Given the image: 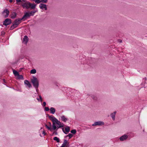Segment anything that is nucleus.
Instances as JSON below:
<instances>
[{
    "instance_id": "obj_35",
    "label": "nucleus",
    "mask_w": 147,
    "mask_h": 147,
    "mask_svg": "<svg viewBox=\"0 0 147 147\" xmlns=\"http://www.w3.org/2000/svg\"><path fill=\"white\" fill-rule=\"evenodd\" d=\"M16 1L17 3H18L21 2V0H16Z\"/></svg>"
},
{
    "instance_id": "obj_23",
    "label": "nucleus",
    "mask_w": 147,
    "mask_h": 147,
    "mask_svg": "<svg viewBox=\"0 0 147 147\" xmlns=\"http://www.w3.org/2000/svg\"><path fill=\"white\" fill-rule=\"evenodd\" d=\"M53 140H54L56 141L57 142H59L60 140L57 137H55L53 138Z\"/></svg>"
},
{
    "instance_id": "obj_26",
    "label": "nucleus",
    "mask_w": 147,
    "mask_h": 147,
    "mask_svg": "<svg viewBox=\"0 0 147 147\" xmlns=\"http://www.w3.org/2000/svg\"><path fill=\"white\" fill-rule=\"evenodd\" d=\"M18 79H22L23 80V76L22 75H20L19 74V75H18Z\"/></svg>"
},
{
    "instance_id": "obj_40",
    "label": "nucleus",
    "mask_w": 147,
    "mask_h": 147,
    "mask_svg": "<svg viewBox=\"0 0 147 147\" xmlns=\"http://www.w3.org/2000/svg\"><path fill=\"white\" fill-rule=\"evenodd\" d=\"M55 134V135H57V132H54L53 134Z\"/></svg>"
},
{
    "instance_id": "obj_28",
    "label": "nucleus",
    "mask_w": 147,
    "mask_h": 147,
    "mask_svg": "<svg viewBox=\"0 0 147 147\" xmlns=\"http://www.w3.org/2000/svg\"><path fill=\"white\" fill-rule=\"evenodd\" d=\"M76 132V130L75 129H72L71 131V132L73 134H75Z\"/></svg>"
},
{
    "instance_id": "obj_30",
    "label": "nucleus",
    "mask_w": 147,
    "mask_h": 147,
    "mask_svg": "<svg viewBox=\"0 0 147 147\" xmlns=\"http://www.w3.org/2000/svg\"><path fill=\"white\" fill-rule=\"evenodd\" d=\"M41 0H35V2L37 4L40 3L41 2Z\"/></svg>"
},
{
    "instance_id": "obj_2",
    "label": "nucleus",
    "mask_w": 147,
    "mask_h": 147,
    "mask_svg": "<svg viewBox=\"0 0 147 147\" xmlns=\"http://www.w3.org/2000/svg\"><path fill=\"white\" fill-rule=\"evenodd\" d=\"M47 116L49 119L53 122V129L54 130H55L57 129V127L55 125V122L57 119L52 115H48Z\"/></svg>"
},
{
    "instance_id": "obj_1",
    "label": "nucleus",
    "mask_w": 147,
    "mask_h": 147,
    "mask_svg": "<svg viewBox=\"0 0 147 147\" xmlns=\"http://www.w3.org/2000/svg\"><path fill=\"white\" fill-rule=\"evenodd\" d=\"M32 79H31V81L34 86L36 89L39 86V81L37 79L35 76H33Z\"/></svg>"
},
{
    "instance_id": "obj_48",
    "label": "nucleus",
    "mask_w": 147,
    "mask_h": 147,
    "mask_svg": "<svg viewBox=\"0 0 147 147\" xmlns=\"http://www.w3.org/2000/svg\"><path fill=\"white\" fill-rule=\"evenodd\" d=\"M33 1H35V0H32Z\"/></svg>"
},
{
    "instance_id": "obj_5",
    "label": "nucleus",
    "mask_w": 147,
    "mask_h": 147,
    "mask_svg": "<svg viewBox=\"0 0 147 147\" xmlns=\"http://www.w3.org/2000/svg\"><path fill=\"white\" fill-rule=\"evenodd\" d=\"M9 13V11L8 9H6L2 12V14L4 15L5 18H7Z\"/></svg>"
},
{
    "instance_id": "obj_37",
    "label": "nucleus",
    "mask_w": 147,
    "mask_h": 147,
    "mask_svg": "<svg viewBox=\"0 0 147 147\" xmlns=\"http://www.w3.org/2000/svg\"><path fill=\"white\" fill-rule=\"evenodd\" d=\"M62 131H63V132L65 134H67V133H66V132L64 131V128H62Z\"/></svg>"
},
{
    "instance_id": "obj_13",
    "label": "nucleus",
    "mask_w": 147,
    "mask_h": 147,
    "mask_svg": "<svg viewBox=\"0 0 147 147\" xmlns=\"http://www.w3.org/2000/svg\"><path fill=\"white\" fill-rule=\"evenodd\" d=\"M28 40V38L27 36H25L23 39V42L26 44Z\"/></svg>"
},
{
    "instance_id": "obj_33",
    "label": "nucleus",
    "mask_w": 147,
    "mask_h": 147,
    "mask_svg": "<svg viewBox=\"0 0 147 147\" xmlns=\"http://www.w3.org/2000/svg\"><path fill=\"white\" fill-rule=\"evenodd\" d=\"M49 109L48 107H45V110L46 111H48L49 110Z\"/></svg>"
},
{
    "instance_id": "obj_14",
    "label": "nucleus",
    "mask_w": 147,
    "mask_h": 147,
    "mask_svg": "<svg viewBox=\"0 0 147 147\" xmlns=\"http://www.w3.org/2000/svg\"><path fill=\"white\" fill-rule=\"evenodd\" d=\"M24 84L26 85L29 88L31 87L32 86L29 82L27 80H25L24 81Z\"/></svg>"
},
{
    "instance_id": "obj_36",
    "label": "nucleus",
    "mask_w": 147,
    "mask_h": 147,
    "mask_svg": "<svg viewBox=\"0 0 147 147\" xmlns=\"http://www.w3.org/2000/svg\"><path fill=\"white\" fill-rule=\"evenodd\" d=\"M39 97L40 99V100L41 102H42V98L41 96L40 95H39Z\"/></svg>"
},
{
    "instance_id": "obj_38",
    "label": "nucleus",
    "mask_w": 147,
    "mask_h": 147,
    "mask_svg": "<svg viewBox=\"0 0 147 147\" xmlns=\"http://www.w3.org/2000/svg\"><path fill=\"white\" fill-rule=\"evenodd\" d=\"M43 105L44 106H45L46 105V102H43Z\"/></svg>"
},
{
    "instance_id": "obj_4",
    "label": "nucleus",
    "mask_w": 147,
    "mask_h": 147,
    "mask_svg": "<svg viewBox=\"0 0 147 147\" xmlns=\"http://www.w3.org/2000/svg\"><path fill=\"white\" fill-rule=\"evenodd\" d=\"M22 20V18H19L16 19L15 20L13 24L15 26H17L18 25L20 24L21 21Z\"/></svg>"
},
{
    "instance_id": "obj_8",
    "label": "nucleus",
    "mask_w": 147,
    "mask_h": 147,
    "mask_svg": "<svg viewBox=\"0 0 147 147\" xmlns=\"http://www.w3.org/2000/svg\"><path fill=\"white\" fill-rule=\"evenodd\" d=\"M39 7L41 9H43L44 8H45V10H47V5L43 3H40L39 5Z\"/></svg>"
},
{
    "instance_id": "obj_20",
    "label": "nucleus",
    "mask_w": 147,
    "mask_h": 147,
    "mask_svg": "<svg viewBox=\"0 0 147 147\" xmlns=\"http://www.w3.org/2000/svg\"><path fill=\"white\" fill-rule=\"evenodd\" d=\"M61 118L62 120L65 122H66L68 120V119L66 118L65 117L64 115L61 116Z\"/></svg>"
},
{
    "instance_id": "obj_17",
    "label": "nucleus",
    "mask_w": 147,
    "mask_h": 147,
    "mask_svg": "<svg viewBox=\"0 0 147 147\" xmlns=\"http://www.w3.org/2000/svg\"><path fill=\"white\" fill-rule=\"evenodd\" d=\"M37 11H28L29 14L30 16H33L34 15V13Z\"/></svg>"
},
{
    "instance_id": "obj_45",
    "label": "nucleus",
    "mask_w": 147,
    "mask_h": 147,
    "mask_svg": "<svg viewBox=\"0 0 147 147\" xmlns=\"http://www.w3.org/2000/svg\"><path fill=\"white\" fill-rule=\"evenodd\" d=\"M45 126H46V128L48 126L47 124H45Z\"/></svg>"
},
{
    "instance_id": "obj_42",
    "label": "nucleus",
    "mask_w": 147,
    "mask_h": 147,
    "mask_svg": "<svg viewBox=\"0 0 147 147\" xmlns=\"http://www.w3.org/2000/svg\"><path fill=\"white\" fill-rule=\"evenodd\" d=\"M9 2L10 3H12L13 2V0H9Z\"/></svg>"
},
{
    "instance_id": "obj_11",
    "label": "nucleus",
    "mask_w": 147,
    "mask_h": 147,
    "mask_svg": "<svg viewBox=\"0 0 147 147\" xmlns=\"http://www.w3.org/2000/svg\"><path fill=\"white\" fill-rule=\"evenodd\" d=\"M127 138L128 136L127 135H124L120 138V140L121 141H123L127 139Z\"/></svg>"
},
{
    "instance_id": "obj_46",
    "label": "nucleus",
    "mask_w": 147,
    "mask_h": 147,
    "mask_svg": "<svg viewBox=\"0 0 147 147\" xmlns=\"http://www.w3.org/2000/svg\"><path fill=\"white\" fill-rule=\"evenodd\" d=\"M37 100H38V101H39V98H37Z\"/></svg>"
},
{
    "instance_id": "obj_9",
    "label": "nucleus",
    "mask_w": 147,
    "mask_h": 147,
    "mask_svg": "<svg viewBox=\"0 0 147 147\" xmlns=\"http://www.w3.org/2000/svg\"><path fill=\"white\" fill-rule=\"evenodd\" d=\"M30 16L29 14V12H27L25 13L24 15L21 18L22 19V20L24 19H26L27 18L29 17Z\"/></svg>"
},
{
    "instance_id": "obj_6",
    "label": "nucleus",
    "mask_w": 147,
    "mask_h": 147,
    "mask_svg": "<svg viewBox=\"0 0 147 147\" xmlns=\"http://www.w3.org/2000/svg\"><path fill=\"white\" fill-rule=\"evenodd\" d=\"M103 122L101 121L95 122L94 124H92V126H94L96 125H104Z\"/></svg>"
},
{
    "instance_id": "obj_24",
    "label": "nucleus",
    "mask_w": 147,
    "mask_h": 147,
    "mask_svg": "<svg viewBox=\"0 0 147 147\" xmlns=\"http://www.w3.org/2000/svg\"><path fill=\"white\" fill-rule=\"evenodd\" d=\"M65 131L67 132H68L70 131V128L69 126H67L65 128Z\"/></svg>"
},
{
    "instance_id": "obj_7",
    "label": "nucleus",
    "mask_w": 147,
    "mask_h": 147,
    "mask_svg": "<svg viewBox=\"0 0 147 147\" xmlns=\"http://www.w3.org/2000/svg\"><path fill=\"white\" fill-rule=\"evenodd\" d=\"M29 9L30 8L32 9H34L36 7V5L34 3H32L30 2H29Z\"/></svg>"
},
{
    "instance_id": "obj_22",
    "label": "nucleus",
    "mask_w": 147,
    "mask_h": 147,
    "mask_svg": "<svg viewBox=\"0 0 147 147\" xmlns=\"http://www.w3.org/2000/svg\"><path fill=\"white\" fill-rule=\"evenodd\" d=\"M13 73L15 76H18V75H19V73L18 71L15 70H13Z\"/></svg>"
},
{
    "instance_id": "obj_32",
    "label": "nucleus",
    "mask_w": 147,
    "mask_h": 147,
    "mask_svg": "<svg viewBox=\"0 0 147 147\" xmlns=\"http://www.w3.org/2000/svg\"><path fill=\"white\" fill-rule=\"evenodd\" d=\"M47 128L49 130L51 131H52V128L51 127H49V126H48Z\"/></svg>"
},
{
    "instance_id": "obj_27",
    "label": "nucleus",
    "mask_w": 147,
    "mask_h": 147,
    "mask_svg": "<svg viewBox=\"0 0 147 147\" xmlns=\"http://www.w3.org/2000/svg\"><path fill=\"white\" fill-rule=\"evenodd\" d=\"M17 26H15L13 24L12 26H11L10 28L11 30H12L15 28L17 27Z\"/></svg>"
},
{
    "instance_id": "obj_34",
    "label": "nucleus",
    "mask_w": 147,
    "mask_h": 147,
    "mask_svg": "<svg viewBox=\"0 0 147 147\" xmlns=\"http://www.w3.org/2000/svg\"><path fill=\"white\" fill-rule=\"evenodd\" d=\"M63 127V125L59 126L58 125V126H57V128L56 130H57L59 128Z\"/></svg>"
},
{
    "instance_id": "obj_25",
    "label": "nucleus",
    "mask_w": 147,
    "mask_h": 147,
    "mask_svg": "<svg viewBox=\"0 0 147 147\" xmlns=\"http://www.w3.org/2000/svg\"><path fill=\"white\" fill-rule=\"evenodd\" d=\"M36 73V70L35 69H32L30 71V73L32 74H35Z\"/></svg>"
},
{
    "instance_id": "obj_10",
    "label": "nucleus",
    "mask_w": 147,
    "mask_h": 147,
    "mask_svg": "<svg viewBox=\"0 0 147 147\" xmlns=\"http://www.w3.org/2000/svg\"><path fill=\"white\" fill-rule=\"evenodd\" d=\"M29 2L25 3L22 5V6L23 8H26L27 9H29Z\"/></svg>"
},
{
    "instance_id": "obj_39",
    "label": "nucleus",
    "mask_w": 147,
    "mask_h": 147,
    "mask_svg": "<svg viewBox=\"0 0 147 147\" xmlns=\"http://www.w3.org/2000/svg\"><path fill=\"white\" fill-rule=\"evenodd\" d=\"M42 134H43L44 135H45L46 134L45 132V131H43L42 132Z\"/></svg>"
},
{
    "instance_id": "obj_47",
    "label": "nucleus",
    "mask_w": 147,
    "mask_h": 147,
    "mask_svg": "<svg viewBox=\"0 0 147 147\" xmlns=\"http://www.w3.org/2000/svg\"><path fill=\"white\" fill-rule=\"evenodd\" d=\"M60 147H64L63 146L61 145Z\"/></svg>"
},
{
    "instance_id": "obj_19",
    "label": "nucleus",
    "mask_w": 147,
    "mask_h": 147,
    "mask_svg": "<svg viewBox=\"0 0 147 147\" xmlns=\"http://www.w3.org/2000/svg\"><path fill=\"white\" fill-rule=\"evenodd\" d=\"M56 124H57L59 126L63 125L61 124V122L59 121L57 119V120L56 121H55V125Z\"/></svg>"
},
{
    "instance_id": "obj_29",
    "label": "nucleus",
    "mask_w": 147,
    "mask_h": 147,
    "mask_svg": "<svg viewBox=\"0 0 147 147\" xmlns=\"http://www.w3.org/2000/svg\"><path fill=\"white\" fill-rule=\"evenodd\" d=\"M69 137V139L72 138L73 136V135L70 133L66 137Z\"/></svg>"
},
{
    "instance_id": "obj_43",
    "label": "nucleus",
    "mask_w": 147,
    "mask_h": 147,
    "mask_svg": "<svg viewBox=\"0 0 147 147\" xmlns=\"http://www.w3.org/2000/svg\"><path fill=\"white\" fill-rule=\"evenodd\" d=\"M2 34H5V32H2Z\"/></svg>"
},
{
    "instance_id": "obj_41",
    "label": "nucleus",
    "mask_w": 147,
    "mask_h": 147,
    "mask_svg": "<svg viewBox=\"0 0 147 147\" xmlns=\"http://www.w3.org/2000/svg\"><path fill=\"white\" fill-rule=\"evenodd\" d=\"M49 125L51 127V123L50 122H49Z\"/></svg>"
},
{
    "instance_id": "obj_44",
    "label": "nucleus",
    "mask_w": 147,
    "mask_h": 147,
    "mask_svg": "<svg viewBox=\"0 0 147 147\" xmlns=\"http://www.w3.org/2000/svg\"><path fill=\"white\" fill-rule=\"evenodd\" d=\"M119 42H120V43H121V42H122V40H120L119 41Z\"/></svg>"
},
{
    "instance_id": "obj_18",
    "label": "nucleus",
    "mask_w": 147,
    "mask_h": 147,
    "mask_svg": "<svg viewBox=\"0 0 147 147\" xmlns=\"http://www.w3.org/2000/svg\"><path fill=\"white\" fill-rule=\"evenodd\" d=\"M50 113L54 114L55 112V108L53 107H51L50 109Z\"/></svg>"
},
{
    "instance_id": "obj_3",
    "label": "nucleus",
    "mask_w": 147,
    "mask_h": 147,
    "mask_svg": "<svg viewBox=\"0 0 147 147\" xmlns=\"http://www.w3.org/2000/svg\"><path fill=\"white\" fill-rule=\"evenodd\" d=\"M11 23V20L9 18L6 19L3 22V25L7 26L9 25Z\"/></svg>"
},
{
    "instance_id": "obj_12",
    "label": "nucleus",
    "mask_w": 147,
    "mask_h": 147,
    "mask_svg": "<svg viewBox=\"0 0 147 147\" xmlns=\"http://www.w3.org/2000/svg\"><path fill=\"white\" fill-rule=\"evenodd\" d=\"M69 143L67 142V140L66 139L64 140L63 143L62 144V145L64 147H65L67 145H69Z\"/></svg>"
},
{
    "instance_id": "obj_15",
    "label": "nucleus",
    "mask_w": 147,
    "mask_h": 147,
    "mask_svg": "<svg viewBox=\"0 0 147 147\" xmlns=\"http://www.w3.org/2000/svg\"><path fill=\"white\" fill-rule=\"evenodd\" d=\"M16 13L15 12H13L11 15V18L12 19H14L16 18Z\"/></svg>"
},
{
    "instance_id": "obj_16",
    "label": "nucleus",
    "mask_w": 147,
    "mask_h": 147,
    "mask_svg": "<svg viewBox=\"0 0 147 147\" xmlns=\"http://www.w3.org/2000/svg\"><path fill=\"white\" fill-rule=\"evenodd\" d=\"M116 113V112L115 111L113 113H111L110 115L111 116L113 120H115V115Z\"/></svg>"
},
{
    "instance_id": "obj_21",
    "label": "nucleus",
    "mask_w": 147,
    "mask_h": 147,
    "mask_svg": "<svg viewBox=\"0 0 147 147\" xmlns=\"http://www.w3.org/2000/svg\"><path fill=\"white\" fill-rule=\"evenodd\" d=\"M91 97L93 100L95 101H96L97 100L98 98L96 96L93 95L91 96Z\"/></svg>"
},
{
    "instance_id": "obj_31",
    "label": "nucleus",
    "mask_w": 147,
    "mask_h": 147,
    "mask_svg": "<svg viewBox=\"0 0 147 147\" xmlns=\"http://www.w3.org/2000/svg\"><path fill=\"white\" fill-rule=\"evenodd\" d=\"M41 2L42 3H46L47 1V0H41Z\"/></svg>"
}]
</instances>
